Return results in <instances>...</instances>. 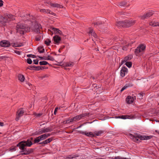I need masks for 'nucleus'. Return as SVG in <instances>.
Masks as SVG:
<instances>
[{
    "mask_svg": "<svg viewBox=\"0 0 159 159\" xmlns=\"http://www.w3.org/2000/svg\"><path fill=\"white\" fill-rule=\"evenodd\" d=\"M32 54H29L27 55V57H32Z\"/></svg>",
    "mask_w": 159,
    "mask_h": 159,
    "instance_id": "57",
    "label": "nucleus"
},
{
    "mask_svg": "<svg viewBox=\"0 0 159 159\" xmlns=\"http://www.w3.org/2000/svg\"><path fill=\"white\" fill-rule=\"evenodd\" d=\"M78 133L81 134H84L89 137H95V134L92 132H87L86 131H82L79 130L78 131Z\"/></svg>",
    "mask_w": 159,
    "mask_h": 159,
    "instance_id": "12",
    "label": "nucleus"
},
{
    "mask_svg": "<svg viewBox=\"0 0 159 159\" xmlns=\"http://www.w3.org/2000/svg\"><path fill=\"white\" fill-rule=\"evenodd\" d=\"M52 128L51 127H47L46 128L42 129L37 134L38 135L44 133L52 131Z\"/></svg>",
    "mask_w": 159,
    "mask_h": 159,
    "instance_id": "10",
    "label": "nucleus"
},
{
    "mask_svg": "<svg viewBox=\"0 0 159 159\" xmlns=\"http://www.w3.org/2000/svg\"><path fill=\"white\" fill-rule=\"evenodd\" d=\"M3 2L2 0H0V7H2L3 5Z\"/></svg>",
    "mask_w": 159,
    "mask_h": 159,
    "instance_id": "51",
    "label": "nucleus"
},
{
    "mask_svg": "<svg viewBox=\"0 0 159 159\" xmlns=\"http://www.w3.org/2000/svg\"><path fill=\"white\" fill-rule=\"evenodd\" d=\"M149 25L152 26H159V22H151L149 23Z\"/></svg>",
    "mask_w": 159,
    "mask_h": 159,
    "instance_id": "32",
    "label": "nucleus"
},
{
    "mask_svg": "<svg viewBox=\"0 0 159 159\" xmlns=\"http://www.w3.org/2000/svg\"><path fill=\"white\" fill-rule=\"evenodd\" d=\"M136 20H126L124 21V27H129L135 24Z\"/></svg>",
    "mask_w": 159,
    "mask_h": 159,
    "instance_id": "7",
    "label": "nucleus"
},
{
    "mask_svg": "<svg viewBox=\"0 0 159 159\" xmlns=\"http://www.w3.org/2000/svg\"><path fill=\"white\" fill-rule=\"evenodd\" d=\"M117 118L124 119H132L135 118V115H124L118 116Z\"/></svg>",
    "mask_w": 159,
    "mask_h": 159,
    "instance_id": "13",
    "label": "nucleus"
},
{
    "mask_svg": "<svg viewBox=\"0 0 159 159\" xmlns=\"http://www.w3.org/2000/svg\"><path fill=\"white\" fill-rule=\"evenodd\" d=\"M23 45L22 43H20V44H18L17 43H14L13 46L15 47H19Z\"/></svg>",
    "mask_w": 159,
    "mask_h": 159,
    "instance_id": "43",
    "label": "nucleus"
},
{
    "mask_svg": "<svg viewBox=\"0 0 159 159\" xmlns=\"http://www.w3.org/2000/svg\"><path fill=\"white\" fill-rule=\"evenodd\" d=\"M52 140L53 139L52 138H49L42 142L39 143V144H42L43 145V146H44L52 141Z\"/></svg>",
    "mask_w": 159,
    "mask_h": 159,
    "instance_id": "19",
    "label": "nucleus"
},
{
    "mask_svg": "<svg viewBox=\"0 0 159 159\" xmlns=\"http://www.w3.org/2000/svg\"><path fill=\"white\" fill-rule=\"evenodd\" d=\"M39 63L40 65H46L47 64L49 65L47 61H40Z\"/></svg>",
    "mask_w": 159,
    "mask_h": 159,
    "instance_id": "40",
    "label": "nucleus"
},
{
    "mask_svg": "<svg viewBox=\"0 0 159 159\" xmlns=\"http://www.w3.org/2000/svg\"><path fill=\"white\" fill-rule=\"evenodd\" d=\"M16 32L20 34H23L25 33L30 31V28L27 27L25 25L21 24H18L16 26Z\"/></svg>",
    "mask_w": 159,
    "mask_h": 159,
    "instance_id": "2",
    "label": "nucleus"
},
{
    "mask_svg": "<svg viewBox=\"0 0 159 159\" xmlns=\"http://www.w3.org/2000/svg\"><path fill=\"white\" fill-rule=\"evenodd\" d=\"M145 95V93L143 92H141L140 93H139L138 94L137 97L139 99L141 100L143 99V95Z\"/></svg>",
    "mask_w": 159,
    "mask_h": 159,
    "instance_id": "33",
    "label": "nucleus"
},
{
    "mask_svg": "<svg viewBox=\"0 0 159 159\" xmlns=\"http://www.w3.org/2000/svg\"><path fill=\"white\" fill-rule=\"evenodd\" d=\"M33 144L31 141L30 139L27 141H22L19 142L17 145V147H19L20 150H23L25 147H30Z\"/></svg>",
    "mask_w": 159,
    "mask_h": 159,
    "instance_id": "3",
    "label": "nucleus"
},
{
    "mask_svg": "<svg viewBox=\"0 0 159 159\" xmlns=\"http://www.w3.org/2000/svg\"><path fill=\"white\" fill-rule=\"evenodd\" d=\"M133 58V56L132 55H129L128 56H127L125 57V60L126 61H130L131 60V59Z\"/></svg>",
    "mask_w": 159,
    "mask_h": 159,
    "instance_id": "37",
    "label": "nucleus"
},
{
    "mask_svg": "<svg viewBox=\"0 0 159 159\" xmlns=\"http://www.w3.org/2000/svg\"><path fill=\"white\" fill-rule=\"evenodd\" d=\"M124 21H120L116 23V25L118 27H124Z\"/></svg>",
    "mask_w": 159,
    "mask_h": 159,
    "instance_id": "28",
    "label": "nucleus"
},
{
    "mask_svg": "<svg viewBox=\"0 0 159 159\" xmlns=\"http://www.w3.org/2000/svg\"><path fill=\"white\" fill-rule=\"evenodd\" d=\"M91 78L93 79V80H94L95 79V77L92 76H91V78Z\"/></svg>",
    "mask_w": 159,
    "mask_h": 159,
    "instance_id": "61",
    "label": "nucleus"
},
{
    "mask_svg": "<svg viewBox=\"0 0 159 159\" xmlns=\"http://www.w3.org/2000/svg\"><path fill=\"white\" fill-rule=\"evenodd\" d=\"M154 13L152 11H148L145 13L144 15L139 16V18L142 20H144L145 19L148 18V17L152 16Z\"/></svg>",
    "mask_w": 159,
    "mask_h": 159,
    "instance_id": "8",
    "label": "nucleus"
},
{
    "mask_svg": "<svg viewBox=\"0 0 159 159\" xmlns=\"http://www.w3.org/2000/svg\"><path fill=\"white\" fill-rule=\"evenodd\" d=\"M155 132L157 133L158 134H159V130H156Z\"/></svg>",
    "mask_w": 159,
    "mask_h": 159,
    "instance_id": "60",
    "label": "nucleus"
},
{
    "mask_svg": "<svg viewBox=\"0 0 159 159\" xmlns=\"http://www.w3.org/2000/svg\"><path fill=\"white\" fill-rule=\"evenodd\" d=\"M22 153L21 154V155H27L25 152H22Z\"/></svg>",
    "mask_w": 159,
    "mask_h": 159,
    "instance_id": "54",
    "label": "nucleus"
},
{
    "mask_svg": "<svg viewBox=\"0 0 159 159\" xmlns=\"http://www.w3.org/2000/svg\"><path fill=\"white\" fill-rule=\"evenodd\" d=\"M53 39L54 41V43L55 44H58L61 41L60 37L58 35H56L53 37Z\"/></svg>",
    "mask_w": 159,
    "mask_h": 159,
    "instance_id": "21",
    "label": "nucleus"
},
{
    "mask_svg": "<svg viewBox=\"0 0 159 159\" xmlns=\"http://www.w3.org/2000/svg\"><path fill=\"white\" fill-rule=\"evenodd\" d=\"M129 135L131 139L135 142H139L140 141L139 139L140 140H147L151 139L152 138L153 136L141 135L139 134H135L133 135L131 134H129Z\"/></svg>",
    "mask_w": 159,
    "mask_h": 159,
    "instance_id": "1",
    "label": "nucleus"
},
{
    "mask_svg": "<svg viewBox=\"0 0 159 159\" xmlns=\"http://www.w3.org/2000/svg\"><path fill=\"white\" fill-rule=\"evenodd\" d=\"M33 61H34V64H36V65L38 64V62H39V61L38 60L35 59V60H34Z\"/></svg>",
    "mask_w": 159,
    "mask_h": 159,
    "instance_id": "48",
    "label": "nucleus"
},
{
    "mask_svg": "<svg viewBox=\"0 0 159 159\" xmlns=\"http://www.w3.org/2000/svg\"><path fill=\"white\" fill-rule=\"evenodd\" d=\"M58 108L57 107H56L55 108V110H54V114L55 115H56V112L57 111V110H58Z\"/></svg>",
    "mask_w": 159,
    "mask_h": 159,
    "instance_id": "52",
    "label": "nucleus"
},
{
    "mask_svg": "<svg viewBox=\"0 0 159 159\" xmlns=\"http://www.w3.org/2000/svg\"><path fill=\"white\" fill-rule=\"evenodd\" d=\"M35 70H39L42 69V68L39 66H36L35 67Z\"/></svg>",
    "mask_w": 159,
    "mask_h": 159,
    "instance_id": "46",
    "label": "nucleus"
},
{
    "mask_svg": "<svg viewBox=\"0 0 159 159\" xmlns=\"http://www.w3.org/2000/svg\"><path fill=\"white\" fill-rule=\"evenodd\" d=\"M36 33L37 34V35L35 36V40L36 41H39L43 38V36L42 33L39 32H38V33Z\"/></svg>",
    "mask_w": 159,
    "mask_h": 159,
    "instance_id": "18",
    "label": "nucleus"
},
{
    "mask_svg": "<svg viewBox=\"0 0 159 159\" xmlns=\"http://www.w3.org/2000/svg\"><path fill=\"white\" fill-rule=\"evenodd\" d=\"M125 65L129 68H130L131 67L132 65V63L131 61H127L126 62Z\"/></svg>",
    "mask_w": 159,
    "mask_h": 159,
    "instance_id": "39",
    "label": "nucleus"
},
{
    "mask_svg": "<svg viewBox=\"0 0 159 159\" xmlns=\"http://www.w3.org/2000/svg\"><path fill=\"white\" fill-rule=\"evenodd\" d=\"M50 2H45L44 3H47V4H50Z\"/></svg>",
    "mask_w": 159,
    "mask_h": 159,
    "instance_id": "63",
    "label": "nucleus"
},
{
    "mask_svg": "<svg viewBox=\"0 0 159 159\" xmlns=\"http://www.w3.org/2000/svg\"><path fill=\"white\" fill-rule=\"evenodd\" d=\"M79 157V156L77 154L74 155H69L65 159H74V158Z\"/></svg>",
    "mask_w": 159,
    "mask_h": 159,
    "instance_id": "27",
    "label": "nucleus"
},
{
    "mask_svg": "<svg viewBox=\"0 0 159 159\" xmlns=\"http://www.w3.org/2000/svg\"><path fill=\"white\" fill-rule=\"evenodd\" d=\"M4 125V123L2 122H0V126H2Z\"/></svg>",
    "mask_w": 159,
    "mask_h": 159,
    "instance_id": "56",
    "label": "nucleus"
},
{
    "mask_svg": "<svg viewBox=\"0 0 159 159\" xmlns=\"http://www.w3.org/2000/svg\"><path fill=\"white\" fill-rule=\"evenodd\" d=\"M127 2L125 1H123L119 2L118 3V6L120 7H124L126 6Z\"/></svg>",
    "mask_w": 159,
    "mask_h": 159,
    "instance_id": "34",
    "label": "nucleus"
},
{
    "mask_svg": "<svg viewBox=\"0 0 159 159\" xmlns=\"http://www.w3.org/2000/svg\"><path fill=\"white\" fill-rule=\"evenodd\" d=\"M135 99V96H134L133 97L131 96H128L126 99V101L128 104H131L133 102L134 100Z\"/></svg>",
    "mask_w": 159,
    "mask_h": 159,
    "instance_id": "15",
    "label": "nucleus"
},
{
    "mask_svg": "<svg viewBox=\"0 0 159 159\" xmlns=\"http://www.w3.org/2000/svg\"><path fill=\"white\" fill-rule=\"evenodd\" d=\"M44 59L45 60H49L51 61H54L55 60L54 58L50 55H48L47 57H44Z\"/></svg>",
    "mask_w": 159,
    "mask_h": 159,
    "instance_id": "35",
    "label": "nucleus"
},
{
    "mask_svg": "<svg viewBox=\"0 0 159 159\" xmlns=\"http://www.w3.org/2000/svg\"><path fill=\"white\" fill-rule=\"evenodd\" d=\"M50 5L53 7H57L60 8H62L63 7L62 5H60L57 3H52L51 2H50Z\"/></svg>",
    "mask_w": 159,
    "mask_h": 159,
    "instance_id": "31",
    "label": "nucleus"
},
{
    "mask_svg": "<svg viewBox=\"0 0 159 159\" xmlns=\"http://www.w3.org/2000/svg\"><path fill=\"white\" fill-rule=\"evenodd\" d=\"M52 31L55 34H58L60 35H62L61 31L58 29L53 27L52 28Z\"/></svg>",
    "mask_w": 159,
    "mask_h": 159,
    "instance_id": "23",
    "label": "nucleus"
},
{
    "mask_svg": "<svg viewBox=\"0 0 159 159\" xmlns=\"http://www.w3.org/2000/svg\"><path fill=\"white\" fill-rule=\"evenodd\" d=\"M113 159H127L126 158L122 157L120 156L115 157L114 158H112Z\"/></svg>",
    "mask_w": 159,
    "mask_h": 159,
    "instance_id": "44",
    "label": "nucleus"
},
{
    "mask_svg": "<svg viewBox=\"0 0 159 159\" xmlns=\"http://www.w3.org/2000/svg\"><path fill=\"white\" fill-rule=\"evenodd\" d=\"M10 45V43L7 41H2L0 42V46L2 47H7Z\"/></svg>",
    "mask_w": 159,
    "mask_h": 159,
    "instance_id": "16",
    "label": "nucleus"
},
{
    "mask_svg": "<svg viewBox=\"0 0 159 159\" xmlns=\"http://www.w3.org/2000/svg\"><path fill=\"white\" fill-rule=\"evenodd\" d=\"M125 62H126V61L125 60V59L124 58V60L123 61H122L121 62V64H123Z\"/></svg>",
    "mask_w": 159,
    "mask_h": 159,
    "instance_id": "53",
    "label": "nucleus"
},
{
    "mask_svg": "<svg viewBox=\"0 0 159 159\" xmlns=\"http://www.w3.org/2000/svg\"><path fill=\"white\" fill-rule=\"evenodd\" d=\"M39 57L41 59V60H43V59H44V57H40V56H39L38 57Z\"/></svg>",
    "mask_w": 159,
    "mask_h": 159,
    "instance_id": "55",
    "label": "nucleus"
},
{
    "mask_svg": "<svg viewBox=\"0 0 159 159\" xmlns=\"http://www.w3.org/2000/svg\"><path fill=\"white\" fill-rule=\"evenodd\" d=\"M94 24L95 25H96L97 26H101L102 25L104 24V22H102L101 21H98V22H94Z\"/></svg>",
    "mask_w": 159,
    "mask_h": 159,
    "instance_id": "38",
    "label": "nucleus"
},
{
    "mask_svg": "<svg viewBox=\"0 0 159 159\" xmlns=\"http://www.w3.org/2000/svg\"><path fill=\"white\" fill-rule=\"evenodd\" d=\"M74 63L73 62H70L63 64L62 65L66 67H71L74 65Z\"/></svg>",
    "mask_w": 159,
    "mask_h": 159,
    "instance_id": "30",
    "label": "nucleus"
},
{
    "mask_svg": "<svg viewBox=\"0 0 159 159\" xmlns=\"http://www.w3.org/2000/svg\"><path fill=\"white\" fill-rule=\"evenodd\" d=\"M29 28H30V30L31 29L32 31L36 33H38L40 32V30L42 28V27L40 24L36 22H34L32 23L30 27H29Z\"/></svg>",
    "mask_w": 159,
    "mask_h": 159,
    "instance_id": "4",
    "label": "nucleus"
},
{
    "mask_svg": "<svg viewBox=\"0 0 159 159\" xmlns=\"http://www.w3.org/2000/svg\"><path fill=\"white\" fill-rule=\"evenodd\" d=\"M42 115V114L41 113H38L36 114H35V116L37 117H39L40 116Z\"/></svg>",
    "mask_w": 159,
    "mask_h": 159,
    "instance_id": "50",
    "label": "nucleus"
},
{
    "mask_svg": "<svg viewBox=\"0 0 159 159\" xmlns=\"http://www.w3.org/2000/svg\"><path fill=\"white\" fill-rule=\"evenodd\" d=\"M18 78L19 80L21 82H23L25 80V78L23 75L21 74L18 75Z\"/></svg>",
    "mask_w": 159,
    "mask_h": 159,
    "instance_id": "29",
    "label": "nucleus"
},
{
    "mask_svg": "<svg viewBox=\"0 0 159 159\" xmlns=\"http://www.w3.org/2000/svg\"><path fill=\"white\" fill-rule=\"evenodd\" d=\"M27 62L29 64H32V61L31 60L30 58H28L27 60Z\"/></svg>",
    "mask_w": 159,
    "mask_h": 159,
    "instance_id": "45",
    "label": "nucleus"
},
{
    "mask_svg": "<svg viewBox=\"0 0 159 159\" xmlns=\"http://www.w3.org/2000/svg\"><path fill=\"white\" fill-rule=\"evenodd\" d=\"M65 46L64 45L61 46V48H60V49H61V50H62L63 48H65Z\"/></svg>",
    "mask_w": 159,
    "mask_h": 159,
    "instance_id": "58",
    "label": "nucleus"
},
{
    "mask_svg": "<svg viewBox=\"0 0 159 159\" xmlns=\"http://www.w3.org/2000/svg\"><path fill=\"white\" fill-rule=\"evenodd\" d=\"M24 112V111L23 108H20L17 110L16 112V121H18L19 120V118L23 115Z\"/></svg>",
    "mask_w": 159,
    "mask_h": 159,
    "instance_id": "9",
    "label": "nucleus"
},
{
    "mask_svg": "<svg viewBox=\"0 0 159 159\" xmlns=\"http://www.w3.org/2000/svg\"><path fill=\"white\" fill-rule=\"evenodd\" d=\"M128 71V69L125 67H123L120 70V75L122 77H124L126 73Z\"/></svg>",
    "mask_w": 159,
    "mask_h": 159,
    "instance_id": "20",
    "label": "nucleus"
},
{
    "mask_svg": "<svg viewBox=\"0 0 159 159\" xmlns=\"http://www.w3.org/2000/svg\"><path fill=\"white\" fill-rule=\"evenodd\" d=\"M89 114L88 113H85L78 115L75 116H74V119H75V121L76 122L77 120H80L83 117L88 116Z\"/></svg>",
    "mask_w": 159,
    "mask_h": 159,
    "instance_id": "14",
    "label": "nucleus"
},
{
    "mask_svg": "<svg viewBox=\"0 0 159 159\" xmlns=\"http://www.w3.org/2000/svg\"><path fill=\"white\" fill-rule=\"evenodd\" d=\"M44 43L46 45L49 46L50 45V43H51V41L49 39H48L45 41Z\"/></svg>",
    "mask_w": 159,
    "mask_h": 159,
    "instance_id": "42",
    "label": "nucleus"
},
{
    "mask_svg": "<svg viewBox=\"0 0 159 159\" xmlns=\"http://www.w3.org/2000/svg\"><path fill=\"white\" fill-rule=\"evenodd\" d=\"M40 11L42 13L49 14L53 16H55L56 15V14L54 13L48 9H41L40 10Z\"/></svg>",
    "mask_w": 159,
    "mask_h": 159,
    "instance_id": "17",
    "label": "nucleus"
},
{
    "mask_svg": "<svg viewBox=\"0 0 159 159\" xmlns=\"http://www.w3.org/2000/svg\"><path fill=\"white\" fill-rule=\"evenodd\" d=\"M130 85L129 84H126L125 86H124L120 90V92H122L125 89L128 87H129Z\"/></svg>",
    "mask_w": 159,
    "mask_h": 159,
    "instance_id": "41",
    "label": "nucleus"
},
{
    "mask_svg": "<svg viewBox=\"0 0 159 159\" xmlns=\"http://www.w3.org/2000/svg\"><path fill=\"white\" fill-rule=\"evenodd\" d=\"M21 152H25L27 155H29L33 152L34 149L32 148H25L23 150H21Z\"/></svg>",
    "mask_w": 159,
    "mask_h": 159,
    "instance_id": "22",
    "label": "nucleus"
},
{
    "mask_svg": "<svg viewBox=\"0 0 159 159\" xmlns=\"http://www.w3.org/2000/svg\"><path fill=\"white\" fill-rule=\"evenodd\" d=\"M106 132L105 130H99L98 131H95L94 132L95 135H96L97 136H100L101 134L104 133H105Z\"/></svg>",
    "mask_w": 159,
    "mask_h": 159,
    "instance_id": "25",
    "label": "nucleus"
},
{
    "mask_svg": "<svg viewBox=\"0 0 159 159\" xmlns=\"http://www.w3.org/2000/svg\"><path fill=\"white\" fill-rule=\"evenodd\" d=\"M15 52L16 53H17V54H18L19 55L20 54V52L19 51H15Z\"/></svg>",
    "mask_w": 159,
    "mask_h": 159,
    "instance_id": "59",
    "label": "nucleus"
},
{
    "mask_svg": "<svg viewBox=\"0 0 159 159\" xmlns=\"http://www.w3.org/2000/svg\"><path fill=\"white\" fill-rule=\"evenodd\" d=\"M0 18L1 20V22L3 23H7L13 20V16L10 14L4 15V16H0Z\"/></svg>",
    "mask_w": 159,
    "mask_h": 159,
    "instance_id": "5",
    "label": "nucleus"
},
{
    "mask_svg": "<svg viewBox=\"0 0 159 159\" xmlns=\"http://www.w3.org/2000/svg\"><path fill=\"white\" fill-rule=\"evenodd\" d=\"M44 135L46 139L48 137L50 136L51 135V134H44Z\"/></svg>",
    "mask_w": 159,
    "mask_h": 159,
    "instance_id": "49",
    "label": "nucleus"
},
{
    "mask_svg": "<svg viewBox=\"0 0 159 159\" xmlns=\"http://www.w3.org/2000/svg\"><path fill=\"white\" fill-rule=\"evenodd\" d=\"M75 122L74 117H73L71 118H68L66 120L64 121L63 122L64 124H70Z\"/></svg>",
    "mask_w": 159,
    "mask_h": 159,
    "instance_id": "24",
    "label": "nucleus"
},
{
    "mask_svg": "<svg viewBox=\"0 0 159 159\" xmlns=\"http://www.w3.org/2000/svg\"><path fill=\"white\" fill-rule=\"evenodd\" d=\"M37 49L40 53H43L45 51V49L43 47H39Z\"/></svg>",
    "mask_w": 159,
    "mask_h": 159,
    "instance_id": "36",
    "label": "nucleus"
},
{
    "mask_svg": "<svg viewBox=\"0 0 159 159\" xmlns=\"http://www.w3.org/2000/svg\"><path fill=\"white\" fill-rule=\"evenodd\" d=\"M46 139L44 134L41 135L37 137H36L34 140V143H38L41 141H42Z\"/></svg>",
    "mask_w": 159,
    "mask_h": 159,
    "instance_id": "11",
    "label": "nucleus"
},
{
    "mask_svg": "<svg viewBox=\"0 0 159 159\" xmlns=\"http://www.w3.org/2000/svg\"><path fill=\"white\" fill-rule=\"evenodd\" d=\"M146 48V46L144 44H140L135 49L134 51L136 55H138L140 52H144Z\"/></svg>",
    "mask_w": 159,
    "mask_h": 159,
    "instance_id": "6",
    "label": "nucleus"
},
{
    "mask_svg": "<svg viewBox=\"0 0 159 159\" xmlns=\"http://www.w3.org/2000/svg\"><path fill=\"white\" fill-rule=\"evenodd\" d=\"M95 159H104L100 157V158H96Z\"/></svg>",
    "mask_w": 159,
    "mask_h": 159,
    "instance_id": "64",
    "label": "nucleus"
},
{
    "mask_svg": "<svg viewBox=\"0 0 159 159\" xmlns=\"http://www.w3.org/2000/svg\"><path fill=\"white\" fill-rule=\"evenodd\" d=\"M89 34V35L93 36L95 38L97 37L96 34L92 29L90 30Z\"/></svg>",
    "mask_w": 159,
    "mask_h": 159,
    "instance_id": "26",
    "label": "nucleus"
},
{
    "mask_svg": "<svg viewBox=\"0 0 159 159\" xmlns=\"http://www.w3.org/2000/svg\"><path fill=\"white\" fill-rule=\"evenodd\" d=\"M36 67V66H29L28 68L27 69H29L30 70H31L32 69H34L35 67Z\"/></svg>",
    "mask_w": 159,
    "mask_h": 159,
    "instance_id": "47",
    "label": "nucleus"
},
{
    "mask_svg": "<svg viewBox=\"0 0 159 159\" xmlns=\"http://www.w3.org/2000/svg\"><path fill=\"white\" fill-rule=\"evenodd\" d=\"M83 125V124H82V125H80L78 128H80L81 126H82V125Z\"/></svg>",
    "mask_w": 159,
    "mask_h": 159,
    "instance_id": "62",
    "label": "nucleus"
}]
</instances>
